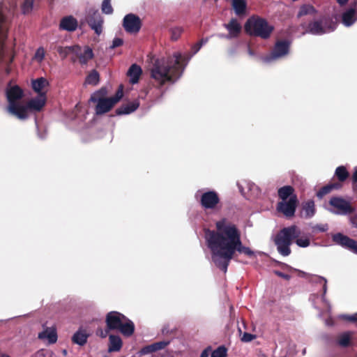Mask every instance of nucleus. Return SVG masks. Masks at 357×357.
<instances>
[{"mask_svg": "<svg viewBox=\"0 0 357 357\" xmlns=\"http://www.w3.org/2000/svg\"><path fill=\"white\" fill-rule=\"evenodd\" d=\"M75 50V45L68 46V47L59 46L57 47L58 53L63 58L66 57L70 54H74Z\"/></svg>", "mask_w": 357, "mask_h": 357, "instance_id": "36", "label": "nucleus"}, {"mask_svg": "<svg viewBox=\"0 0 357 357\" xmlns=\"http://www.w3.org/2000/svg\"><path fill=\"white\" fill-rule=\"evenodd\" d=\"M16 2L4 0L0 5V66H6V73H10L8 65L13 60V55L4 45L7 36L8 17L16 8Z\"/></svg>", "mask_w": 357, "mask_h": 357, "instance_id": "3", "label": "nucleus"}, {"mask_svg": "<svg viewBox=\"0 0 357 357\" xmlns=\"http://www.w3.org/2000/svg\"><path fill=\"white\" fill-rule=\"evenodd\" d=\"M354 180L357 182V169L355 171L354 174Z\"/></svg>", "mask_w": 357, "mask_h": 357, "instance_id": "54", "label": "nucleus"}, {"mask_svg": "<svg viewBox=\"0 0 357 357\" xmlns=\"http://www.w3.org/2000/svg\"><path fill=\"white\" fill-rule=\"evenodd\" d=\"M335 175L340 181H344L348 177L349 174L344 167L340 166L336 169Z\"/></svg>", "mask_w": 357, "mask_h": 357, "instance_id": "38", "label": "nucleus"}, {"mask_svg": "<svg viewBox=\"0 0 357 357\" xmlns=\"http://www.w3.org/2000/svg\"><path fill=\"white\" fill-rule=\"evenodd\" d=\"M47 102V96L45 93H41L37 96L31 98L26 102L23 105V114L24 117L22 120H24L28 118L29 112H40L45 107Z\"/></svg>", "mask_w": 357, "mask_h": 357, "instance_id": "10", "label": "nucleus"}, {"mask_svg": "<svg viewBox=\"0 0 357 357\" xmlns=\"http://www.w3.org/2000/svg\"><path fill=\"white\" fill-rule=\"evenodd\" d=\"M109 330L108 328L107 329L99 328L97 330L96 334L102 338H105L107 336Z\"/></svg>", "mask_w": 357, "mask_h": 357, "instance_id": "46", "label": "nucleus"}, {"mask_svg": "<svg viewBox=\"0 0 357 357\" xmlns=\"http://www.w3.org/2000/svg\"><path fill=\"white\" fill-rule=\"evenodd\" d=\"M109 352L119 351L122 347V340L118 335H110L109 337Z\"/></svg>", "mask_w": 357, "mask_h": 357, "instance_id": "29", "label": "nucleus"}, {"mask_svg": "<svg viewBox=\"0 0 357 357\" xmlns=\"http://www.w3.org/2000/svg\"><path fill=\"white\" fill-rule=\"evenodd\" d=\"M248 54L250 56H253L254 55V52L250 49L248 50Z\"/></svg>", "mask_w": 357, "mask_h": 357, "instance_id": "55", "label": "nucleus"}, {"mask_svg": "<svg viewBox=\"0 0 357 357\" xmlns=\"http://www.w3.org/2000/svg\"><path fill=\"white\" fill-rule=\"evenodd\" d=\"M142 73V70L140 66H137V64H132L127 73V75L130 79V82L132 84L137 83Z\"/></svg>", "mask_w": 357, "mask_h": 357, "instance_id": "26", "label": "nucleus"}, {"mask_svg": "<svg viewBox=\"0 0 357 357\" xmlns=\"http://www.w3.org/2000/svg\"><path fill=\"white\" fill-rule=\"evenodd\" d=\"M315 214L314 202L308 200L303 204L301 215L305 218H311Z\"/></svg>", "mask_w": 357, "mask_h": 357, "instance_id": "27", "label": "nucleus"}, {"mask_svg": "<svg viewBox=\"0 0 357 357\" xmlns=\"http://www.w3.org/2000/svg\"><path fill=\"white\" fill-rule=\"evenodd\" d=\"M106 324L108 329L118 330L125 336H130L135 331V325L123 314L118 312H110L107 314Z\"/></svg>", "mask_w": 357, "mask_h": 357, "instance_id": "7", "label": "nucleus"}, {"mask_svg": "<svg viewBox=\"0 0 357 357\" xmlns=\"http://www.w3.org/2000/svg\"><path fill=\"white\" fill-rule=\"evenodd\" d=\"M297 202L296 196H291L288 200L279 202L277 209L286 217H292L295 213Z\"/></svg>", "mask_w": 357, "mask_h": 357, "instance_id": "16", "label": "nucleus"}, {"mask_svg": "<svg viewBox=\"0 0 357 357\" xmlns=\"http://www.w3.org/2000/svg\"><path fill=\"white\" fill-rule=\"evenodd\" d=\"M123 41L120 38H115L112 41V45L111 46V48L114 49L117 47L121 46L123 44Z\"/></svg>", "mask_w": 357, "mask_h": 357, "instance_id": "47", "label": "nucleus"}, {"mask_svg": "<svg viewBox=\"0 0 357 357\" xmlns=\"http://www.w3.org/2000/svg\"><path fill=\"white\" fill-rule=\"evenodd\" d=\"M356 253H355V254H357V248H356Z\"/></svg>", "mask_w": 357, "mask_h": 357, "instance_id": "60", "label": "nucleus"}, {"mask_svg": "<svg viewBox=\"0 0 357 357\" xmlns=\"http://www.w3.org/2000/svg\"><path fill=\"white\" fill-rule=\"evenodd\" d=\"M355 357H357V355Z\"/></svg>", "mask_w": 357, "mask_h": 357, "instance_id": "61", "label": "nucleus"}, {"mask_svg": "<svg viewBox=\"0 0 357 357\" xmlns=\"http://www.w3.org/2000/svg\"><path fill=\"white\" fill-rule=\"evenodd\" d=\"M276 274H277L278 276H280V277H281V278H284V279H286V280H289V278H290V276H289V275H287V274H285V273H281V272H279V271H277V272H276Z\"/></svg>", "mask_w": 357, "mask_h": 357, "instance_id": "51", "label": "nucleus"}, {"mask_svg": "<svg viewBox=\"0 0 357 357\" xmlns=\"http://www.w3.org/2000/svg\"><path fill=\"white\" fill-rule=\"evenodd\" d=\"M296 243L301 248H307L310 245V239L307 236H301V238H296Z\"/></svg>", "mask_w": 357, "mask_h": 357, "instance_id": "43", "label": "nucleus"}, {"mask_svg": "<svg viewBox=\"0 0 357 357\" xmlns=\"http://www.w3.org/2000/svg\"><path fill=\"white\" fill-rule=\"evenodd\" d=\"M335 27L336 24L333 22L322 19L310 23L307 31L314 35H322L334 31Z\"/></svg>", "mask_w": 357, "mask_h": 357, "instance_id": "11", "label": "nucleus"}, {"mask_svg": "<svg viewBox=\"0 0 357 357\" xmlns=\"http://www.w3.org/2000/svg\"><path fill=\"white\" fill-rule=\"evenodd\" d=\"M340 188L339 184H330L323 187L317 193V195L319 198H322L324 195L329 193L331 190Z\"/></svg>", "mask_w": 357, "mask_h": 357, "instance_id": "37", "label": "nucleus"}, {"mask_svg": "<svg viewBox=\"0 0 357 357\" xmlns=\"http://www.w3.org/2000/svg\"><path fill=\"white\" fill-rule=\"evenodd\" d=\"M139 102L135 100L120 107L116 110V113L118 115L129 114L135 112L139 107Z\"/></svg>", "mask_w": 357, "mask_h": 357, "instance_id": "28", "label": "nucleus"}, {"mask_svg": "<svg viewBox=\"0 0 357 357\" xmlns=\"http://www.w3.org/2000/svg\"><path fill=\"white\" fill-rule=\"evenodd\" d=\"M78 26L77 20L72 15L66 16L63 17L59 24L60 29L74 31L77 29Z\"/></svg>", "mask_w": 357, "mask_h": 357, "instance_id": "22", "label": "nucleus"}, {"mask_svg": "<svg viewBox=\"0 0 357 357\" xmlns=\"http://www.w3.org/2000/svg\"><path fill=\"white\" fill-rule=\"evenodd\" d=\"M289 45L290 43L287 40L277 42L271 55L264 57L263 61L268 63L285 56L289 52Z\"/></svg>", "mask_w": 357, "mask_h": 357, "instance_id": "14", "label": "nucleus"}, {"mask_svg": "<svg viewBox=\"0 0 357 357\" xmlns=\"http://www.w3.org/2000/svg\"><path fill=\"white\" fill-rule=\"evenodd\" d=\"M227 351L225 347H219L211 353V357H227Z\"/></svg>", "mask_w": 357, "mask_h": 357, "instance_id": "42", "label": "nucleus"}, {"mask_svg": "<svg viewBox=\"0 0 357 357\" xmlns=\"http://www.w3.org/2000/svg\"><path fill=\"white\" fill-rule=\"evenodd\" d=\"M357 21V12L356 8H350L342 15V23L345 26H351Z\"/></svg>", "mask_w": 357, "mask_h": 357, "instance_id": "23", "label": "nucleus"}, {"mask_svg": "<svg viewBox=\"0 0 357 357\" xmlns=\"http://www.w3.org/2000/svg\"><path fill=\"white\" fill-rule=\"evenodd\" d=\"M87 335L82 331H78L73 336V342L79 345H84L87 341Z\"/></svg>", "mask_w": 357, "mask_h": 357, "instance_id": "34", "label": "nucleus"}, {"mask_svg": "<svg viewBox=\"0 0 357 357\" xmlns=\"http://www.w3.org/2000/svg\"><path fill=\"white\" fill-rule=\"evenodd\" d=\"M333 240L337 244H339L342 247H344L356 253V250L357 248V241L340 233L335 234L333 236Z\"/></svg>", "mask_w": 357, "mask_h": 357, "instance_id": "18", "label": "nucleus"}, {"mask_svg": "<svg viewBox=\"0 0 357 357\" xmlns=\"http://www.w3.org/2000/svg\"><path fill=\"white\" fill-rule=\"evenodd\" d=\"M219 202V196L213 190L205 192L200 196V204L204 209H215Z\"/></svg>", "mask_w": 357, "mask_h": 357, "instance_id": "15", "label": "nucleus"}, {"mask_svg": "<svg viewBox=\"0 0 357 357\" xmlns=\"http://www.w3.org/2000/svg\"><path fill=\"white\" fill-rule=\"evenodd\" d=\"M232 6L237 15L245 13L246 1L245 0H232Z\"/></svg>", "mask_w": 357, "mask_h": 357, "instance_id": "30", "label": "nucleus"}, {"mask_svg": "<svg viewBox=\"0 0 357 357\" xmlns=\"http://www.w3.org/2000/svg\"><path fill=\"white\" fill-rule=\"evenodd\" d=\"M319 230H321V231H324V230H325V229H324V228H322V227H320V228H319Z\"/></svg>", "mask_w": 357, "mask_h": 357, "instance_id": "58", "label": "nucleus"}, {"mask_svg": "<svg viewBox=\"0 0 357 357\" xmlns=\"http://www.w3.org/2000/svg\"><path fill=\"white\" fill-rule=\"evenodd\" d=\"M331 208L328 211L336 215H346L355 212V208L349 202L337 197H332L329 201Z\"/></svg>", "mask_w": 357, "mask_h": 357, "instance_id": "9", "label": "nucleus"}, {"mask_svg": "<svg viewBox=\"0 0 357 357\" xmlns=\"http://www.w3.org/2000/svg\"><path fill=\"white\" fill-rule=\"evenodd\" d=\"M86 20L94 32L100 36L103 31L104 20L98 10L90 8L86 11Z\"/></svg>", "mask_w": 357, "mask_h": 357, "instance_id": "12", "label": "nucleus"}, {"mask_svg": "<svg viewBox=\"0 0 357 357\" xmlns=\"http://www.w3.org/2000/svg\"><path fill=\"white\" fill-rule=\"evenodd\" d=\"M354 214L350 218L351 223L355 227H357V213L353 212Z\"/></svg>", "mask_w": 357, "mask_h": 357, "instance_id": "50", "label": "nucleus"}, {"mask_svg": "<svg viewBox=\"0 0 357 357\" xmlns=\"http://www.w3.org/2000/svg\"><path fill=\"white\" fill-rule=\"evenodd\" d=\"M48 86L49 82L44 77H39L31 81V87L38 95L45 93L47 96Z\"/></svg>", "mask_w": 357, "mask_h": 357, "instance_id": "21", "label": "nucleus"}, {"mask_svg": "<svg viewBox=\"0 0 357 357\" xmlns=\"http://www.w3.org/2000/svg\"><path fill=\"white\" fill-rule=\"evenodd\" d=\"M352 335L353 333L350 331L344 332L340 334L338 337V344L343 347H347L350 343Z\"/></svg>", "mask_w": 357, "mask_h": 357, "instance_id": "33", "label": "nucleus"}, {"mask_svg": "<svg viewBox=\"0 0 357 357\" xmlns=\"http://www.w3.org/2000/svg\"><path fill=\"white\" fill-rule=\"evenodd\" d=\"M215 228V230L205 231V239L213 262L224 273L227 272L236 252L249 257L254 255L250 248L243 245L241 232L234 224L222 219L216 222Z\"/></svg>", "mask_w": 357, "mask_h": 357, "instance_id": "1", "label": "nucleus"}, {"mask_svg": "<svg viewBox=\"0 0 357 357\" xmlns=\"http://www.w3.org/2000/svg\"><path fill=\"white\" fill-rule=\"evenodd\" d=\"M45 54L46 51L45 48L43 47H39L32 57V61L37 63H41L45 59Z\"/></svg>", "mask_w": 357, "mask_h": 357, "instance_id": "35", "label": "nucleus"}, {"mask_svg": "<svg viewBox=\"0 0 357 357\" xmlns=\"http://www.w3.org/2000/svg\"><path fill=\"white\" fill-rule=\"evenodd\" d=\"M1 357H10L8 354H3L1 355Z\"/></svg>", "mask_w": 357, "mask_h": 357, "instance_id": "56", "label": "nucleus"}, {"mask_svg": "<svg viewBox=\"0 0 357 357\" xmlns=\"http://www.w3.org/2000/svg\"><path fill=\"white\" fill-rule=\"evenodd\" d=\"M199 192H197L196 193V195H195V197H198V193H199Z\"/></svg>", "mask_w": 357, "mask_h": 357, "instance_id": "59", "label": "nucleus"}, {"mask_svg": "<svg viewBox=\"0 0 357 357\" xmlns=\"http://www.w3.org/2000/svg\"><path fill=\"white\" fill-rule=\"evenodd\" d=\"M102 12L106 15H110L113 13V8L111 5V0H104L101 6Z\"/></svg>", "mask_w": 357, "mask_h": 357, "instance_id": "39", "label": "nucleus"}, {"mask_svg": "<svg viewBox=\"0 0 357 357\" xmlns=\"http://www.w3.org/2000/svg\"><path fill=\"white\" fill-rule=\"evenodd\" d=\"M209 354H210V349L208 348L206 349L205 350H204L202 352L200 357H208Z\"/></svg>", "mask_w": 357, "mask_h": 357, "instance_id": "52", "label": "nucleus"}, {"mask_svg": "<svg viewBox=\"0 0 357 357\" xmlns=\"http://www.w3.org/2000/svg\"><path fill=\"white\" fill-rule=\"evenodd\" d=\"M74 54L79 59L82 64H86L93 56V50L88 46L75 45Z\"/></svg>", "mask_w": 357, "mask_h": 357, "instance_id": "19", "label": "nucleus"}, {"mask_svg": "<svg viewBox=\"0 0 357 357\" xmlns=\"http://www.w3.org/2000/svg\"><path fill=\"white\" fill-rule=\"evenodd\" d=\"M224 26L229 32L226 36L227 39L238 37L241 31V25L236 19H231L228 24H225Z\"/></svg>", "mask_w": 357, "mask_h": 357, "instance_id": "20", "label": "nucleus"}, {"mask_svg": "<svg viewBox=\"0 0 357 357\" xmlns=\"http://www.w3.org/2000/svg\"><path fill=\"white\" fill-rule=\"evenodd\" d=\"M294 188L289 185H286L282 188H280L278 190V195L282 201H286L287 199L290 198L291 196H296L293 194Z\"/></svg>", "mask_w": 357, "mask_h": 357, "instance_id": "31", "label": "nucleus"}, {"mask_svg": "<svg viewBox=\"0 0 357 357\" xmlns=\"http://www.w3.org/2000/svg\"><path fill=\"white\" fill-rule=\"evenodd\" d=\"M190 58L177 52L172 56L157 59L151 68V76L160 85L174 82L181 76Z\"/></svg>", "mask_w": 357, "mask_h": 357, "instance_id": "2", "label": "nucleus"}, {"mask_svg": "<svg viewBox=\"0 0 357 357\" xmlns=\"http://www.w3.org/2000/svg\"><path fill=\"white\" fill-rule=\"evenodd\" d=\"M107 90L104 88L93 93L90 100L96 104V113L98 115L108 112L123 97V86H120L113 97L106 98Z\"/></svg>", "mask_w": 357, "mask_h": 357, "instance_id": "4", "label": "nucleus"}, {"mask_svg": "<svg viewBox=\"0 0 357 357\" xmlns=\"http://www.w3.org/2000/svg\"><path fill=\"white\" fill-rule=\"evenodd\" d=\"M245 31L250 35L267 38L270 36L273 27L264 19L252 17L248 20L245 25Z\"/></svg>", "mask_w": 357, "mask_h": 357, "instance_id": "8", "label": "nucleus"}, {"mask_svg": "<svg viewBox=\"0 0 357 357\" xmlns=\"http://www.w3.org/2000/svg\"><path fill=\"white\" fill-rule=\"evenodd\" d=\"M183 29L182 27L176 26V27L172 28L171 29L172 39L174 40H178L179 38V37L181 36V33H183Z\"/></svg>", "mask_w": 357, "mask_h": 357, "instance_id": "44", "label": "nucleus"}, {"mask_svg": "<svg viewBox=\"0 0 357 357\" xmlns=\"http://www.w3.org/2000/svg\"><path fill=\"white\" fill-rule=\"evenodd\" d=\"M6 93L8 103L6 107L7 112L17 119H22L24 116L22 109L25 102L23 100V90L17 85L9 84Z\"/></svg>", "mask_w": 357, "mask_h": 357, "instance_id": "5", "label": "nucleus"}, {"mask_svg": "<svg viewBox=\"0 0 357 357\" xmlns=\"http://www.w3.org/2000/svg\"><path fill=\"white\" fill-rule=\"evenodd\" d=\"M38 338L46 340L48 343H55L57 340V335L54 328H47L38 334Z\"/></svg>", "mask_w": 357, "mask_h": 357, "instance_id": "25", "label": "nucleus"}, {"mask_svg": "<svg viewBox=\"0 0 357 357\" xmlns=\"http://www.w3.org/2000/svg\"><path fill=\"white\" fill-rule=\"evenodd\" d=\"M300 235L301 230L295 225L282 229L274 238L278 252L282 256L289 255L292 240L299 237Z\"/></svg>", "mask_w": 357, "mask_h": 357, "instance_id": "6", "label": "nucleus"}, {"mask_svg": "<svg viewBox=\"0 0 357 357\" xmlns=\"http://www.w3.org/2000/svg\"><path fill=\"white\" fill-rule=\"evenodd\" d=\"M33 1L34 0H24L22 6V10L24 14H28L32 10Z\"/></svg>", "mask_w": 357, "mask_h": 357, "instance_id": "41", "label": "nucleus"}, {"mask_svg": "<svg viewBox=\"0 0 357 357\" xmlns=\"http://www.w3.org/2000/svg\"><path fill=\"white\" fill-rule=\"evenodd\" d=\"M168 344H169V342H166V341H161V342L151 344L150 345L143 347L138 352V354L139 356H143V355H146L149 354L153 353L155 351H157L164 349L166 346L168 345Z\"/></svg>", "mask_w": 357, "mask_h": 357, "instance_id": "24", "label": "nucleus"}, {"mask_svg": "<svg viewBox=\"0 0 357 357\" xmlns=\"http://www.w3.org/2000/svg\"><path fill=\"white\" fill-rule=\"evenodd\" d=\"M205 43L206 41L202 40L201 42L195 44L192 48V50L193 52L192 54H196L200 50L202 45Z\"/></svg>", "mask_w": 357, "mask_h": 357, "instance_id": "49", "label": "nucleus"}, {"mask_svg": "<svg viewBox=\"0 0 357 357\" xmlns=\"http://www.w3.org/2000/svg\"><path fill=\"white\" fill-rule=\"evenodd\" d=\"M340 5H344L347 3L348 0H336Z\"/></svg>", "mask_w": 357, "mask_h": 357, "instance_id": "53", "label": "nucleus"}, {"mask_svg": "<svg viewBox=\"0 0 357 357\" xmlns=\"http://www.w3.org/2000/svg\"><path fill=\"white\" fill-rule=\"evenodd\" d=\"M123 26L128 33H136L140 30L141 21L137 15L128 14L123 18Z\"/></svg>", "mask_w": 357, "mask_h": 357, "instance_id": "17", "label": "nucleus"}, {"mask_svg": "<svg viewBox=\"0 0 357 357\" xmlns=\"http://www.w3.org/2000/svg\"><path fill=\"white\" fill-rule=\"evenodd\" d=\"M342 317L350 321H357V313H355L352 315H342Z\"/></svg>", "mask_w": 357, "mask_h": 357, "instance_id": "48", "label": "nucleus"}, {"mask_svg": "<svg viewBox=\"0 0 357 357\" xmlns=\"http://www.w3.org/2000/svg\"><path fill=\"white\" fill-rule=\"evenodd\" d=\"M99 80V73L96 70H93L86 77L84 84L96 86L98 84Z\"/></svg>", "mask_w": 357, "mask_h": 357, "instance_id": "32", "label": "nucleus"}, {"mask_svg": "<svg viewBox=\"0 0 357 357\" xmlns=\"http://www.w3.org/2000/svg\"><path fill=\"white\" fill-rule=\"evenodd\" d=\"M314 280L316 282H319L322 284L323 285V294L321 296H319L317 294H312L311 295L310 300L313 303L314 306L316 308H326L328 311H330L331 306L329 303L326 300L325 295L327 291V280L326 278L320 277V276H315Z\"/></svg>", "mask_w": 357, "mask_h": 357, "instance_id": "13", "label": "nucleus"}, {"mask_svg": "<svg viewBox=\"0 0 357 357\" xmlns=\"http://www.w3.org/2000/svg\"><path fill=\"white\" fill-rule=\"evenodd\" d=\"M314 13V8L310 5H303L301 7L298 12V17H301L307 14H312Z\"/></svg>", "mask_w": 357, "mask_h": 357, "instance_id": "40", "label": "nucleus"}, {"mask_svg": "<svg viewBox=\"0 0 357 357\" xmlns=\"http://www.w3.org/2000/svg\"><path fill=\"white\" fill-rule=\"evenodd\" d=\"M256 336L255 335L248 333H244L241 337V340L245 342H249L255 339Z\"/></svg>", "mask_w": 357, "mask_h": 357, "instance_id": "45", "label": "nucleus"}, {"mask_svg": "<svg viewBox=\"0 0 357 357\" xmlns=\"http://www.w3.org/2000/svg\"><path fill=\"white\" fill-rule=\"evenodd\" d=\"M226 36H227V35L220 34V38H226Z\"/></svg>", "mask_w": 357, "mask_h": 357, "instance_id": "57", "label": "nucleus"}]
</instances>
